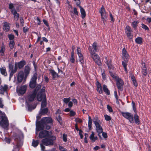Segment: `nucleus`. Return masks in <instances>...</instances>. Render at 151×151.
Instances as JSON below:
<instances>
[{"instance_id": "cd10ccee", "label": "nucleus", "mask_w": 151, "mask_h": 151, "mask_svg": "<svg viewBox=\"0 0 151 151\" xmlns=\"http://www.w3.org/2000/svg\"><path fill=\"white\" fill-rule=\"evenodd\" d=\"M80 11L81 14V17L83 19L86 16L85 11L84 9L81 6H80Z\"/></svg>"}, {"instance_id": "864d4df0", "label": "nucleus", "mask_w": 151, "mask_h": 151, "mask_svg": "<svg viewBox=\"0 0 151 151\" xmlns=\"http://www.w3.org/2000/svg\"><path fill=\"white\" fill-rule=\"evenodd\" d=\"M4 107V105L3 104L2 99L0 98V107L3 108Z\"/></svg>"}, {"instance_id": "a18cd8bd", "label": "nucleus", "mask_w": 151, "mask_h": 151, "mask_svg": "<svg viewBox=\"0 0 151 151\" xmlns=\"http://www.w3.org/2000/svg\"><path fill=\"white\" fill-rule=\"evenodd\" d=\"M46 106V102L45 101L43 100L42 102L41 108L45 107Z\"/></svg>"}, {"instance_id": "4468645a", "label": "nucleus", "mask_w": 151, "mask_h": 151, "mask_svg": "<svg viewBox=\"0 0 151 151\" xmlns=\"http://www.w3.org/2000/svg\"><path fill=\"white\" fill-rule=\"evenodd\" d=\"M99 12L101 14L102 19L103 20V21H104L106 19L107 16L105 9L103 6H102L101 7V9L99 11Z\"/></svg>"}, {"instance_id": "f3484780", "label": "nucleus", "mask_w": 151, "mask_h": 151, "mask_svg": "<svg viewBox=\"0 0 151 151\" xmlns=\"http://www.w3.org/2000/svg\"><path fill=\"white\" fill-rule=\"evenodd\" d=\"M24 78V73L22 71H19L18 74L17 79L18 82L21 83L22 82Z\"/></svg>"}, {"instance_id": "a211bd4d", "label": "nucleus", "mask_w": 151, "mask_h": 151, "mask_svg": "<svg viewBox=\"0 0 151 151\" xmlns=\"http://www.w3.org/2000/svg\"><path fill=\"white\" fill-rule=\"evenodd\" d=\"M3 29L4 31L8 32L10 29V24L6 22H3Z\"/></svg>"}, {"instance_id": "ddd939ff", "label": "nucleus", "mask_w": 151, "mask_h": 151, "mask_svg": "<svg viewBox=\"0 0 151 151\" xmlns=\"http://www.w3.org/2000/svg\"><path fill=\"white\" fill-rule=\"evenodd\" d=\"M81 49L80 47H78L77 48V53L79 58V61L83 65L84 63L83 57L81 53Z\"/></svg>"}, {"instance_id": "0eeeda50", "label": "nucleus", "mask_w": 151, "mask_h": 151, "mask_svg": "<svg viewBox=\"0 0 151 151\" xmlns=\"http://www.w3.org/2000/svg\"><path fill=\"white\" fill-rule=\"evenodd\" d=\"M116 85L119 90L122 91L123 90V86L124 83L123 80L119 77H116Z\"/></svg>"}, {"instance_id": "bb28decb", "label": "nucleus", "mask_w": 151, "mask_h": 151, "mask_svg": "<svg viewBox=\"0 0 151 151\" xmlns=\"http://www.w3.org/2000/svg\"><path fill=\"white\" fill-rule=\"evenodd\" d=\"M0 70L1 73L4 75V76H7V73L6 70V69L5 67H2L0 68Z\"/></svg>"}, {"instance_id": "e2e57ef3", "label": "nucleus", "mask_w": 151, "mask_h": 151, "mask_svg": "<svg viewBox=\"0 0 151 151\" xmlns=\"http://www.w3.org/2000/svg\"><path fill=\"white\" fill-rule=\"evenodd\" d=\"M85 137L84 138V142L86 143H87L88 141L87 140V137L88 136V134L87 133H86L85 134Z\"/></svg>"}, {"instance_id": "393cba45", "label": "nucleus", "mask_w": 151, "mask_h": 151, "mask_svg": "<svg viewBox=\"0 0 151 151\" xmlns=\"http://www.w3.org/2000/svg\"><path fill=\"white\" fill-rule=\"evenodd\" d=\"M5 50V46L4 45V43H2L1 48V49L0 50V53H1V55L3 56L4 55V52Z\"/></svg>"}, {"instance_id": "f8f14e48", "label": "nucleus", "mask_w": 151, "mask_h": 151, "mask_svg": "<svg viewBox=\"0 0 151 151\" xmlns=\"http://www.w3.org/2000/svg\"><path fill=\"white\" fill-rule=\"evenodd\" d=\"M125 31L127 37L129 39H132L133 36L132 34V30L130 27L129 26H127L125 29Z\"/></svg>"}, {"instance_id": "338daca9", "label": "nucleus", "mask_w": 151, "mask_h": 151, "mask_svg": "<svg viewBox=\"0 0 151 151\" xmlns=\"http://www.w3.org/2000/svg\"><path fill=\"white\" fill-rule=\"evenodd\" d=\"M102 135L103 137L105 138H106L107 137V135L106 133L102 132Z\"/></svg>"}, {"instance_id": "f257e3e1", "label": "nucleus", "mask_w": 151, "mask_h": 151, "mask_svg": "<svg viewBox=\"0 0 151 151\" xmlns=\"http://www.w3.org/2000/svg\"><path fill=\"white\" fill-rule=\"evenodd\" d=\"M52 122V119L50 117H43L41 119V122H37L36 123V134L37 132L43 129H49L50 126L48 125V124H51Z\"/></svg>"}, {"instance_id": "5fc2aeb1", "label": "nucleus", "mask_w": 151, "mask_h": 151, "mask_svg": "<svg viewBox=\"0 0 151 151\" xmlns=\"http://www.w3.org/2000/svg\"><path fill=\"white\" fill-rule=\"evenodd\" d=\"M59 148L61 151H66V150L63 146H59Z\"/></svg>"}, {"instance_id": "a878e982", "label": "nucleus", "mask_w": 151, "mask_h": 151, "mask_svg": "<svg viewBox=\"0 0 151 151\" xmlns=\"http://www.w3.org/2000/svg\"><path fill=\"white\" fill-rule=\"evenodd\" d=\"M94 134L93 132H91V134L89 138L93 142H94L97 139V137L96 136L94 137Z\"/></svg>"}, {"instance_id": "423d86ee", "label": "nucleus", "mask_w": 151, "mask_h": 151, "mask_svg": "<svg viewBox=\"0 0 151 151\" xmlns=\"http://www.w3.org/2000/svg\"><path fill=\"white\" fill-rule=\"evenodd\" d=\"M37 74L35 73L31 78L29 83V86L32 88H35L37 84L36 80L37 79Z\"/></svg>"}, {"instance_id": "dca6fc26", "label": "nucleus", "mask_w": 151, "mask_h": 151, "mask_svg": "<svg viewBox=\"0 0 151 151\" xmlns=\"http://www.w3.org/2000/svg\"><path fill=\"white\" fill-rule=\"evenodd\" d=\"M105 60L106 61V63L108 65V68L109 69V72L110 71H112L114 70V67L111 64V60H108L107 57L105 58Z\"/></svg>"}, {"instance_id": "39448f33", "label": "nucleus", "mask_w": 151, "mask_h": 151, "mask_svg": "<svg viewBox=\"0 0 151 151\" xmlns=\"http://www.w3.org/2000/svg\"><path fill=\"white\" fill-rule=\"evenodd\" d=\"M55 136H52L50 138H46L42 140L43 144L45 146H52L54 145V141L56 139Z\"/></svg>"}, {"instance_id": "aec40b11", "label": "nucleus", "mask_w": 151, "mask_h": 151, "mask_svg": "<svg viewBox=\"0 0 151 151\" xmlns=\"http://www.w3.org/2000/svg\"><path fill=\"white\" fill-rule=\"evenodd\" d=\"M27 86L26 85L22 86L20 89L18 91V92L20 94H23L26 92Z\"/></svg>"}, {"instance_id": "412c9836", "label": "nucleus", "mask_w": 151, "mask_h": 151, "mask_svg": "<svg viewBox=\"0 0 151 151\" xmlns=\"http://www.w3.org/2000/svg\"><path fill=\"white\" fill-rule=\"evenodd\" d=\"M37 100L39 101H41L43 98L44 99V100L45 99V96L44 94L43 93H39L37 95Z\"/></svg>"}, {"instance_id": "13d9d810", "label": "nucleus", "mask_w": 151, "mask_h": 151, "mask_svg": "<svg viewBox=\"0 0 151 151\" xmlns=\"http://www.w3.org/2000/svg\"><path fill=\"white\" fill-rule=\"evenodd\" d=\"M132 81L133 84L134 85V86H135L136 87H137V83L136 80V79H135Z\"/></svg>"}, {"instance_id": "bf43d9fd", "label": "nucleus", "mask_w": 151, "mask_h": 151, "mask_svg": "<svg viewBox=\"0 0 151 151\" xmlns=\"http://www.w3.org/2000/svg\"><path fill=\"white\" fill-rule=\"evenodd\" d=\"M75 120L76 122L78 123H81L82 122V120L81 119L79 118H75Z\"/></svg>"}, {"instance_id": "69168bd1", "label": "nucleus", "mask_w": 151, "mask_h": 151, "mask_svg": "<svg viewBox=\"0 0 151 151\" xmlns=\"http://www.w3.org/2000/svg\"><path fill=\"white\" fill-rule=\"evenodd\" d=\"M70 61L72 63H74L75 61V59H74V57L71 56V57L70 58Z\"/></svg>"}, {"instance_id": "774afa93", "label": "nucleus", "mask_w": 151, "mask_h": 151, "mask_svg": "<svg viewBox=\"0 0 151 151\" xmlns=\"http://www.w3.org/2000/svg\"><path fill=\"white\" fill-rule=\"evenodd\" d=\"M73 12H74V13L75 14H76V15H78V12L77 11V9L75 7L74 8Z\"/></svg>"}, {"instance_id": "09e8293b", "label": "nucleus", "mask_w": 151, "mask_h": 151, "mask_svg": "<svg viewBox=\"0 0 151 151\" xmlns=\"http://www.w3.org/2000/svg\"><path fill=\"white\" fill-rule=\"evenodd\" d=\"M67 135L65 134H63V141L65 142H66L67 141Z\"/></svg>"}, {"instance_id": "680f3d73", "label": "nucleus", "mask_w": 151, "mask_h": 151, "mask_svg": "<svg viewBox=\"0 0 151 151\" xmlns=\"http://www.w3.org/2000/svg\"><path fill=\"white\" fill-rule=\"evenodd\" d=\"M110 74L111 76L114 78L115 79H116V77H118L117 76H116L114 74H113L111 72V71H110Z\"/></svg>"}, {"instance_id": "a19ab883", "label": "nucleus", "mask_w": 151, "mask_h": 151, "mask_svg": "<svg viewBox=\"0 0 151 151\" xmlns=\"http://www.w3.org/2000/svg\"><path fill=\"white\" fill-rule=\"evenodd\" d=\"M93 121L95 124H96V123L101 122L100 120L99 119L98 117H96L93 119Z\"/></svg>"}, {"instance_id": "58836bf2", "label": "nucleus", "mask_w": 151, "mask_h": 151, "mask_svg": "<svg viewBox=\"0 0 151 151\" xmlns=\"http://www.w3.org/2000/svg\"><path fill=\"white\" fill-rule=\"evenodd\" d=\"M39 144V142L38 140L35 141L34 139H33L32 142V145L34 147H36Z\"/></svg>"}, {"instance_id": "37998d69", "label": "nucleus", "mask_w": 151, "mask_h": 151, "mask_svg": "<svg viewBox=\"0 0 151 151\" xmlns=\"http://www.w3.org/2000/svg\"><path fill=\"white\" fill-rule=\"evenodd\" d=\"M138 23V22L137 21H134L132 22V26L134 28V29H135L136 28L137 26V24Z\"/></svg>"}, {"instance_id": "f03ea898", "label": "nucleus", "mask_w": 151, "mask_h": 151, "mask_svg": "<svg viewBox=\"0 0 151 151\" xmlns=\"http://www.w3.org/2000/svg\"><path fill=\"white\" fill-rule=\"evenodd\" d=\"M13 136L15 141V145L14 146L13 151H19V148L23 144V134L21 132L14 134Z\"/></svg>"}, {"instance_id": "c85d7f7f", "label": "nucleus", "mask_w": 151, "mask_h": 151, "mask_svg": "<svg viewBox=\"0 0 151 151\" xmlns=\"http://www.w3.org/2000/svg\"><path fill=\"white\" fill-rule=\"evenodd\" d=\"M142 74L145 76H146L147 73V68L145 66V63H144V66L142 68Z\"/></svg>"}, {"instance_id": "6ab92c4d", "label": "nucleus", "mask_w": 151, "mask_h": 151, "mask_svg": "<svg viewBox=\"0 0 151 151\" xmlns=\"http://www.w3.org/2000/svg\"><path fill=\"white\" fill-rule=\"evenodd\" d=\"M96 84L97 87L96 90L99 93H102L103 91L101 84L98 81H97L96 83Z\"/></svg>"}, {"instance_id": "5701e85b", "label": "nucleus", "mask_w": 151, "mask_h": 151, "mask_svg": "<svg viewBox=\"0 0 151 151\" xmlns=\"http://www.w3.org/2000/svg\"><path fill=\"white\" fill-rule=\"evenodd\" d=\"M30 70V68L29 67L26 66L25 67V68L24 70L25 78H26L29 73Z\"/></svg>"}, {"instance_id": "3c124183", "label": "nucleus", "mask_w": 151, "mask_h": 151, "mask_svg": "<svg viewBox=\"0 0 151 151\" xmlns=\"http://www.w3.org/2000/svg\"><path fill=\"white\" fill-rule=\"evenodd\" d=\"M142 25V27L145 29L146 30H148L149 29L148 27L145 25L144 24H141Z\"/></svg>"}, {"instance_id": "8fccbe9b", "label": "nucleus", "mask_w": 151, "mask_h": 151, "mask_svg": "<svg viewBox=\"0 0 151 151\" xmlns=\"http://www.w3.org/2000/svg\"><path fill=\"white\" fill-rule=\"evenodd\" d=\"M70 98H64L63 99V101L65 103L67 104L70 101Z\"/></svg>"}, {"instance_id": "6e6552de", "label": "nucleus", "mask_w": 151, "mask_h": 151, "mask_svg": "<svg viewBox=\"0 0 151 151\" xmlns=\"http://www.w3.org/2000/svg\"><path fill=\"white\" fill-rule=\"evenodd\" d=\"M122 114L124 117L128 119L130 122H134L133 116L129 112H122Z\"/></svg>"}, {"instance_id": "4be33fe9", "label": "nucleus", "mask_w": 151, "mask_h": 151, "mask_svg": "<svg viewBox=\"0 0 151 151\" xmlns=\"http://www.w3.org/2000/svg\"><path fill=\"white\" fill-rule=\"evenodd\" d=\"M36 96V93L34 92L27 97V99L29 101H34Z\"/></svg>"}, {"instance_id": "f704fd0d", "label": "nucleus", "mask_w": 151, "mask_h": 151, "mask_svg": "<svg viewBox=\"0 0 151 151\" xmlns=\"http://www.w3.org/2000/svg\"><path fill=\"white\" fill-rule=\"evenodd\" d=\"M9 8L11 10V13H13L15 11H16L12 3H10L9 4Z\"/></svg>"}, {"instance_id": "7ed1b4c3", "label": "nucleus", "mask_w": 151, "mask_h": 151, "mask_svg": "<svg viewBox=\"0 0 151 151\" xmlns=\"http://www.w3.org/2000/svg\"><path fill=\"white\" fill-rule=\"evenodd\" d=\"M88 50L90 52L91 57L93 59L95 63L99 66L101 65V63L99 55L94 52L91 46L89 47Z\"/></svg>"}, {"instance_id": "b1692460", "label": "nucleus", "mask_w": 151, "mask_h": 151, "mask_svg": "<svg viewBox=\"0 0 151 151\" xmlns=\"http://www.w3.org/2000/svg\"><path fill=\"white\" fill-rule=\"evenodd\" d=\"M8 88V86L7 85H5L4 86H1L0 88L1 93L3 94L6 91Z\"/></svg>"}, {"instance_id": "79ce46f5", "label": "nucleus", "mask_w": 151, "mask_h": 151, "mask_svg": "<svg viewBox=\"0 0 151 151\" xmlns=\"http://www.w3.org/2000/svg\"><path fill=\"white\" fill-rule=\"evenodd\" d=\"M50 73L52 76L53 78H55L58 76L57 73L53 70H51L50 71Z\"/></svg>"}, {"instance_id": "9d476101", "label": "nucleus", "mask_w": 151, "mask_h": 151, "mask_svg": "<svg viewBox=\"0 0 151 151\" xmlns=\"http://www.w3.org/2000/svg\"><path fill=\"white\" fill-rule=\"evenodd\" d=\"M101 123H96L95 124L96 126V131L98 133V135L99 137L100 138H101V137L100 135V134L103 132V128L102 126L101 125Z\"/></svg>"}, {"instance_id": "72a5a7b5", "label": "nucleus", "mask_w": 151, "mask_h": 151, "mask_svg": "<svg viewBox=\"0 0 151 151\" xmlns=\"http://www.w3.org/2000/svg\"><path fill=\"white\" fill-rule=\"evenodd\" d=\"M13 12L14 19L17 21L18 20L19 14L18 13H17L16 11H15L14 12Z\"/></svg>"}, {"instance_id": "6e6d98bb", "label": "nucleus", "mask_w": 151, "mask_h": 151, "mask_svg": "<svg viewBox=\"0 0 151 151\" xmlns=\"http://www.w3.org/2000/svg\"><path fill=\"white\" fill-rule=\"evenodd\" d=\"M107 108L110 112H112L113 111L112 108L108 105H107Z\"/></svg>"}, {"instance_id": "49530a36", "label": "nucleus", "mask_w": 151, "mask_h": 151, "mask_svg": "<svg viewBox=\"0 0 151 151\" xmlns=\"http://www.w3.org/2000/svg\"><path fill=\"white\" fill-rule=\"evenodd\" d=\"M8 36V38L10 40H13L14 38V35L12 34H9Z\"/></svg>"}, {"instance_id": "de8ad7c7", "label": "nucleus", "mask_w": 151, "mask_h": 151, "mask_svg": "<svg viewBox=\"0 0 151 151\" xmlns=\"http://www.w3.org/2000/svg\"><path fill=\"white\" fill-rule=\"evenodd\" d=\"M27 106H28V111H31L32 110L36 108V106H34L32 107H31L28 104H27Z\"/></svg>"}, {"instance_id": "c756f323", "label": "nucleus", "mask_w": 151, "mask_h": 151, "mask_svg": "<svg viewBox=\"0 0 151 151\" xmlns=\"http://www.w3.org/2000/svg\"><path fill=\"white\" fill-rule=\"evenodd\" d=\"M48 111V109L47 108H41L40 111V114H45L47 113Z\"/></svg>"}, {"instance_id": "9b49d317", "label": "nucleus", "mask_w": 151, "mask_h": 151, "mask_svg": "<svg viewBox=\"0 0 151 151\" xmlns=\"http://www.w3.org/2000/svg\"><path fill=\"white\" fill-rule=\"evenodd\" d=\"M122 58L126 62H128L129 56L125 48H124L122 49Z\"/></svg>"}, {"instance_id": "1a4fd4ad", "label": "nucleus", "mask_w": 151, "mask_h": 151, "mask_svg": "<svg viewBox=\"0 0 151 151\" xmlns=\"http://www.w3.org/2000/svg\"><path fill=\"white\" fill-rule=\"evenodd\" d=\"M9 71H10V75L9 78V79L13 76L14 74L16 72L17 69V65L15 63V67L14 68H13V67L11 65H9Z\"/></svg>"}, {"instance_id": "4c0bfd02", "label": "nucleus", "mask_w": 151, "mask_h": 151, "mask_svg": "<svg viewBox=\"0 0 151 151\" xmlns=\"http://www.w3.org/2000/svg\"><path fill=\"white\" fill-rule=\"evenodd\" d=\"M92 124V120L90 116H88V127L89 129H91V125Z\"/></svg>"}, {"instance_id": "603ef678", "label": "nucleus", "mask_w": 151, "mask_h": 151, "mask_svg": "<svg viewBox=\"0 0 151 151\" xmlns=\"http://www.w3.org/2000/svg\"><path fill=\"white\" fill-rule=\"evenodd\" d=\"M76 114V112L73 111L71 110L70 111V116H73Z\"/></svg>"}, {"instance_id": "ea45409f", "label": "nucleus", "mask_w": 151, "mask_h": 151, "mask_svg": "<svg viewBox=\"0 0 151 151\" xmlns=\"http://www.w3.org/2000/svg\"><path fill=\"white\" fill-rule=\"evenodd\" d=\"M15 43L14 40H10L9 42V47L10 48L12 49L14 48Z\"/></svg>"}, {"instance_id": "e433bc0d", "label": "nucleus", "mask_w": 151, "mask_h": 151, "mask_svg": "<svg viewBox=\"0 0 151 151\" xmlns=\"http://www.w3.org/2000/svg\"><path fill=\"white\" fill-rule=\"evenodd\" d=\"M92 47H91L95 53V52L97 51V44L96 42H95L93 43L92 45Z\"/></svg>"}, {"instance_id": "4d7b16f0", "label": "nucleus", "mask_w": 151, "mask_h": 151, "mask_svg": "<svg viewBox=\"0 0 151 151\" xmlns=\"http://www.w3.org/2000/svg\"><path fill=\"white\" fill-rule=\"evenodd\" d=\"M132 107H133V110L136 113V108L135 107V104L133 101H132Z\"/></svg>"}, {"instance_id": "7c9ffc66", "label": "nucleus", "mask_w": 151, "mask_h": 151, "mask_svg": "<svg viewBox=\"0 0 151 151\" xmlns=\"http://www.w3.org/2000/svg\"><path fill=\"white\" fill-rule=\"evenodd\" d=\"M25 64V62L24 61H21L18 63V68L20 69L22 68L24 65Z\"/></svg>"}, {"instance_id": "2eb2a0df", "label": "nucleus", "mask_w": 151, "mask_h": 151, "mask_svg": "<svg viewBox=\"0 0 151 151\" xmlns=\"http://www.w3.org/2000/svg\"><path fill=\"white\" fill-rule=\"evenodd\" d=\"M49 136V132L46 130L41 131L39 134V137L40 138H42Z\"/></svg>"}, {"instance_id": "052dcab7", "label": "nucleus", "mask_w": 151, "mask_h": 151, "mask_svg": "<svg viewBox=\"0 0 151 151\" xmlns=\"http://www.w3.org/2000/svg\"><path fill=\"white\" fill-rule=\"evenodd\" d=\"M110 74L111 76L114 78L115 79H116V77H118L117 76H116L114 74H113L111 72V71H110Z\"/></svg>"}, {"instance_id": "2f4dec72", "label": "nucleus", "mask_w": 151, "mask_h": 151, "mask_svg": "<svg viewBox=\"0 0 151 151\" xmlns=\"http://www.w3.org/2000/svg\"><path fill=\"white\" fill-rule=\"evenodd\" d=\"M135 41L138 44H141L142 43V39L140 37H138L135 39Z\"/></svg>"}, {"instance_id": "473e14b6", "label": "nucleus", "mask_w": 151, "mask_h": 151, "mask_svg": "<svg viewBox=\"0 0 151 151\" xmlns=\"http://www.w3.org/2000/svg\"><path fill=\"white\" fill-rule=\"evenodd\" d=\"M103 89L104 92L106 93L107 95H109L110 92L108 89L106 85H104L103 86Z\"/></svg>"}, {"instance_id": "20e7f679", "label": "nucleus", "mask_w": 151, "mask_h": 151, "mask_svg": "<svg viewBox=\"0 0 151 151\" xmlns=\"http://www.w3.org/2000/svg\"><path fill=\"white\" fill-rule=\"evenodd\" d=\"M0 117L1 120L0 122V125L4 128L7 127L9 125L8 120L4 112L0 111Z\"/></svg>"}, {"instance_id": "c9c22d12", "label": "nucleus", "mask_w": 151, "mask_h": 151, "mask_svg": "<svg viewBox=\"0 0 151 151\" xmlns=\"http://www.w3.org/2000/svg\"><path fill=\"white\" fill-rule=\"evenodd\" d=\"M134 119L135 122L136 124H139V116L137 114H135L134 115Z\"/></svg>"}, {"instance_id": "0e129e2a", "label": "nucleus", "mask_w": 151, "mask_h": 151, "mask_svg": "<svg viewBox=\"0 0 151 151\" xmlns=\"http://www.w3.org/2000/svg\"><path fill=\"white\" fill-rule=\"evenodd\" d=\"M104 116L105 119L107 121H109L111 119L110 116L107 115H105Z\"/></svg>"}, {"instance_id": "c03bdc74", "label": "nucleus", "mask_w": 151, "mask_h": 151, "mask_svg": "<svg viewBox=\"0 0 151 151\" xmlns=\"http://www.w3.org/2000/svg\"><path fill=\"white\" fill-rule=\"evenodd\" d=\"M56 118L57 119V120L59 122L60 124H62V119L61 117H60V115H58L56 116Z\"/></svg>"}]
</instances>
